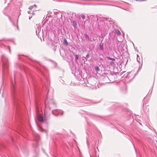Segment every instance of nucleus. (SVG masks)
<instances>
[{
    "label": "nucleus",
    "instance_id": "obj_20",
    "mask_svg": "<svg viewBox=\"0 0 157 157\" xmlns=\"http://www.w3.org/2000/svg\"><path fill=\"white\" fill-rule=\"evenodd\" d=\"M40 130L41 131H42V132L44 131V132H47V131L46 130H44V129H43L42 128H40Z\"/></svg>",
    "mask_w": 157,
    "mask_h": 157
},
{
    "label": "nucleus",
    "instance_id": "obj_26",
    "mask_svg": "<svg viewBox=\"0 0 157 157\" xmlns=\"http://www.w3.org/2000/svg\"><path fill=\"white\" fill-rule=\"evenodd\" d=\"M137 61H138L139 63H140V62H139V61H138V57L137 58Z\"/></svg>",
    "mask_w": 157,
    "mask_h": 157
},
{
    "label": "nucleus",
    "instance_id": "obj_13",
    "mask_svg": "<svg viewBox=\"0 0 157 157\" xmlns=\"http://www.w3.org/2000/svg\"><path fill=\"white\" fill-rule=\"evenodd\" d=\"M63 43L65 44V45L66 46H67L68 44V43L66 39H64V40Z\"/></svg>",
    "mask_w": 157,
    "mask_h": 157
},
{
    "label": "nucleus",
    "instance_id": "obj_11",
    "mask_svg": "<svg viewBox=\"0 0 157 157\" xmlns=\"http://www.w3.org/2000/svg\"><path fill=\"white\" fill-rule=\"evenodd\" d=\"M115 63V62H114L113 61H110L109 63L110 64L111 66H115L116 65V64Z\"/></svg>",
    "mask_w": 157,
    "mask_h": 157
},
{
    "label": "nucleus",
    "instance_id": "obj_4",
    "mask_svg": "<svg viewBox=\"0 0 157 157\" xmlns=\"http://www.w3.org/2000/svg\"><path fill=\"white\" fill-rule=\"evenodd\" d=\"M52 113L53 114L56 116L62 115L63 114V112L61 110L56 109L53 110Z\"/></svg>",
    "mask_w": 157,
    "mask_h": 157
},
{
    "label": "nucleus",
    "instance_id": "obj_7",
    "mask_svg": "<svg viewBox=\"0 0 157 157\" xmlns=\"http://www.w3.org/2000/svg\"><path fill=\"white\" fill-rule=\"evenodd\" d=\"M79 100L83 102H84L85 103H88L89 102L88 100L86 99H84V98H80Z\"/></svg>",
    "mask_w": 157,
    "mask_h": 157
},
{
    "label": "nucleus",
    "instance_id": "obj_19",
    "mask_svg": "<svg viewBox=\"0 0 157 157\" xmlns=\"http://www.w3.org/2000/svg\"><path fill=\"white\" fill-rule=\"evenodd\" d=\"M81 16L82 19H85V16L84 14H82L81 15Z\"/></svg>",
    "mask_w": 157,
    "mask_h": 157
},
{
    "label": "nucleus",
    "instance_id": "obj_24",
    "mask_svg": "<svg viewBox=\"0 0 157 157\" xmlns=\"http://www.w3.org/2000/svg\"><path fill=\"white\" fill-rule=\"evenodd\" d=\"M32 16H29V20H30V18H32Z\"/></svg>",
    "mask_w": 157,
    "mask_h": 157
},
{
    "label": "nucleus",
    "instance_id": "obj_18",
    "mask_svg": "<svg viewBox=\"0 0 157 157\" xmlns=\"http://www.w3.org/2000/svg\"><path fill=\"white\" fill-rule=\"evenodd\" d=\"M35 6H36V5H33V6H30L29 8V9H32Z\"/></svg>",
    "mask_w": 157,
    "mask_h": 157
},
{
    "label": "nucleus",
    "instance_id": "obj_14",
    "mask_svg": "<svg viewBox=\"0 0 157 157\" xmlns=\"http://www.w3.org/2000/svg\"><path fill=\"white\" fill-rule=\"evenodd\" d=\"M95 70L97 72L99 71H100V69L97 66H96L95 67Z\"/></svg>",
    "mask_w": 157,
    "mask_h": 157
},
{
    "label": "nucleus",
    "instance_id": "obj_15",
    "mask_svg": "<svg viewBox=\"0 0 157 157\" xmlns=\"http://www.w3.org/2000/svg\"><path fill=\"white\" fill-rule=\"evenodd\" d=\"M107 59H108L112 60L113 61H114L115 60V59L114 58H111L110 57H107Z\"/></svg>",
    "mask_w": 157,
    "mask_h": 157
},
{
    "label": "nucleus",
    "instance_id": "obj_1",
    "mask_svg": "<svg viewBox=\"0 0 157 157\" xmlns=\"http://www.w3.org/2000/svg\"><path fill=\"white\" fill-rule=\"evenodd\" d=\"M34 140L35 141L36 144L33 145V147L35 148L34 151L36 154L38 153L39 149L38 148V141L40 140L39 136L36 133H33Z\"/></svg>",
    "mask_w": 157,
    "mask_h": 157
},
{
    "label": "nucleus",
    "instance_id": "obj_9",
    "mask_svg": "<svg viewBox=\"0 0 157 157\" xmlns=\"http://www.w3.org/2000/svg\"><path fill=\"white\" fill-rule=\"evenodd\" d=\"M48 99H47L45 101V105L46 107H48L49 109H51V108L49 106V105L48 104Z\"/></svg>",
    "mask_w": 157,
    "mask_h": 157
},
{
    "label": "nucleus",
    "instance_id": "obj_3",
    "mask_svg": "<svg viewBox=\"0 0 157 157\" xmlns=\"http://www.w3.org/2000/svg\"><path fill=\"white\" fill-rule=\"evenodd\" d=\"M12 95L13 102L14 104H16V102L17 101V99L15 90V86L13 84V87L12 88Z\"/></svg>",
    "mask_w": 157,
    "mask_h": 157
},
{
    "label": "nucleus",
    "instance_id": "obj_23",
    "mask_svg": "<svg viewBox=\"0 0 157 157\" xmlns=\"http://www.w3.org/2000/svg\"><path fill=\"white\" fill-rule=\"evenodd\" d=\"M28 12L29 14H30L31 13V11L30 10H29L28 11Z\"/></svg>",
    "mask_w": 157,
    "mask_h": 157
},
{
    "label": "nucleus",
    "instance_id": "obj_31",
    "mask_svg": "<svg viewBox=\"0 0 157 157\" xmlns=\"http://www.w3.org/2000/svg\"><path fill=\"white\" fill-rule=\"evenodd\" d=\"M72 53H73V55H74V54H75L74 53V52H72Z\"/></svg>",
    "mask_w": 157,
    "mask_h": 157
},
{
    "label": "nucleus",
    "instance_id": "obj_29",
    "mask_svg": "<svg viewBox=\"0 0 157 157\" xmlns=\"http://www.w3.org/2000/svg\"><path fill=\"white\" fill-rule=\"evenodd\" d=\"M105 78H108V77H105Z\"/></svg>",
    "mask_w": 157,
    "mask_h": 157
},
{
    "label": "nucleus",
    "instance_id": "obj_27",
    "mask_svg": "<svg viewBox=\"0 0 157 157\" xmlns=\"http://www.w3.org/2000/svg\"><path fill=\"white\" fill-rule=\"evenodd\" d=\"M9 51H10V48L9 47Z\"/></svg>",
    "mask_w": 157,
    "mask_h": 157
},
{
    "label": "nucleus",
    "instance_id": "obj_25",
    "mask_svg": "<svg viewBox=\"0 0 157 157\" xmlns=\"http://www.w3.org/2000/svg\"><path fill=\"white\" fill-rule=\"evenodd\" d=\"M36 109L37 112H38L37 108V107H36Z\"/></svg>",
    "mask_w": 157,
    "mask_h": 157
},
{
    "label": "nucleus",
    "instance_id": "obj_32",
    "mask_svg": "<svg viewBox=\"0 0 157 157\" xmlns=\"http://www.w3.org/2000/svg\"><path fill=\"white\" fill-rule=\"evenodd\" d=\"M142 63V60L141 61Z\"/></svg>",
    "mask_w": 157,
    "mask_h": 157
},
{
    "label": "nucleus",
    "instance_id": "obj_28",
    "mask_svg": "<svg viewBox=\"0 0 157 157\" xmlns=\"http://www.w3.org/2000/svg\"><path fill=\"white\" fill-rule=\"evenodd\" d=\"M17 28L18 30L19 29L18 27V26H17Z\"/></svg>",
    "mask_w": 157,
    "mask_h": 157
},
{
    "label": "nucleus",
    "instance_id": "obj_17",
    "mask_svg": "<svg viewBox=\"0 0 157 157\" xmlns=\"http://www.w3.org/2000/svg\"><path fill=\"white\" fill-rule=\"evenodd\" d=\"M75 60H77L78 59V56L77 55H75Z\"/></svg>",
    "mask_w": 157,
    "mask_h": 157
},
{
    "label": "nucleus",
    "instance_id": "obj_2",
    "mask_svg": "<svg viewBox=\"0 0 157 157\" xmlns=\"http://www.w3.org/2000/svg\"><path fill=\"white\" fill-rule=\"evenodd\" d=\"M1 60L2 62V67L3 70L7 68L9 65V63L8 59L3 54L1 56Z\"/></svg>",
    "mask_w": 157,
    "mask_h": 157
},
{
    "label": "nucleus",
    "instance_id": "obj_21",
    "mask_svg": "<svg viewBox=\"0 0 157 157\" xmlns=\"http://www.w3.org/2000/svg\"><path fill=\"white\" fill-rule=\"evenodd\" d=\"M51 103L52 104H53L54 105H55L56 104L55 102L53 101H51Z\"/></svg>",
    "mask_w": 157,
    "mask_h": 157
},
{
    "label": "nucleus",
    "instance_id": "obj_16",
    "mask_svg": "<svg viewBox=\"0 0 157 157\" xmlns=\"http://www.w3.org/2000/svg\"><path fill=\"white\" fill-rule=\"evenodd\" d=\"M128 74L126 76V77L127 78H129L131 76V73L130 72H128Z\"/></svg>",
    "mask_w": 157,
    "mask_h": 157
},
{
    "label": "nucleus",
    "instance_id": "obj_10",
    "mask_svg": "<svg viewBox=\"0 0 157 157\" xmlns=\"http://www.w3.org/2000/svg\"><path fill=\"white\" fill-rule=\"evenodd\" d=\"M84 37L86 38V39L88 40H89L91 41H92V40H90V38L89 36L87 35L86 33L84 34Z\"/></svg>",
    "mask_w": 157,
    "mask_h": 157
},
{
    "label": "nucleus",
    "instance_id": "obj_6",
    "mask_svg": "<svg viewBox=\"0 0 157 157\" xmlns=\"http://www.w3.org/2000/svg\"><path fill=\"white\" fill-rule=\"evenodd\" d=\"M72 25L73 26L75 29L76 28L77 26V22L75 21L72 20L71 21Z\"/></svg>",
    "mask_w": 157,
    "mask_h": 157
},
{
    "label": "nucleus",
    "instance_id": "obj_5",
    "mask_svg": "<svg viewBox=\"0 0 157 157\" xmlns=\"http://www.w3.org/2000/svg\"><path fill=\"white\" fill-rule=\"evenodd\" d=\"M38 119L41 122H43L44 121V119L42 115H39L37 116Z\"/></svg>",
    "mask_w": 157,
    "mask_h": 157
},
{
    "label": "nucleus",
    "instance_id": "obj_8",
    "mask_svg": "<svg viewBox=\"0 0 157 157\" xmlns=\"http://www.w3.org/2000/svg\"><path fill=\"white\" fill-rule=\"evenodd\" d=\"M99 48L100 50L102 51H104V48H103V43H101L99 44Z\"/></svg>",
    "mask_w": 157,
    "mask_h": 157
},
{
    "label": "nucleus",
    "instance_id": "obj_30",
    "mask_svg": "<svg viewBox=\"0 0 157 157\" xmlns=\"http://www.w3.org/2000/svg\"><path fill=\"white\" fill-rule=\"evenodd\" d=\"M126 53L127 54H128V52H126Z\"/></svg>",
    "mask_w": 157,
    "mask_h": 157
},
{
    "label": "nucleus",
    "instance_id": "obj_12",
    "mask_svg": "<svg viewBox=\"0 0 157 157\" xmlns=\"http://www.w3.org/2000/svg\"><path fill=\"white\" fill-rule=\"evenodd\" d=\"M115 31L116 32V33L117 34V35L120 36L121 34V33L119 30L118 29H115Z\"/></svg>",
    "mask_w": 157,
    "mask_h": 157
},
{
    "label": "nucleus",
    "instance_id": "obj_22",
    "mask_svg": "<svg viewBox=\"0 0 157 157\" xmlns=\"http://www.w3.org/2000/svg\"><path fill=\"white\" fill-rule=\"evenodd\" d=\"M89 56V53H88L87 54L86 56V58H88Z\"/></svg>",
    "mask_w": 157,
    "mask_h": 157
}]
</instances>
